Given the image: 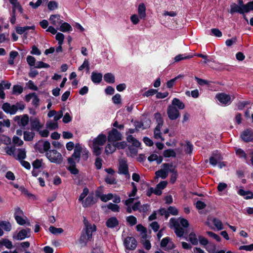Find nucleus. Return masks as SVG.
Here are the masks:
<instances>
[{"label":"nucleus","instance_id":"nucleus-1","mask_svg":"<svg viewBox=\"0 0 253 253\" xmlns=\"http://www.w3.org/2000/svg\"><path fill=\"white\" fill-rule=\"evenodd\" d=\"M180 225L183 227H188L189 226L188 221L183 218H178L177 219L171 218L169 221V226L171 228L174 229L175 233L176 236L181 237L183 236L184 230L183 228L180 227Z\"/></svg>","mask_w":253,"mask_h":253},{"label":"nucleus","instance_id":"nucleus-2","mask_svg":"<svg viewBox=\"0 0 253 253\" xmlns=\"http://www.w3.org/2000/svg\"><path fill=\"white\" fill-rule=\"evenodd\" d=\"M107 138L105 135L100 134L98 136L94 138L92 140V152L96 156H99L102 151V146L104 145Z\"/></svg>","mask_w":253,"mask_h":253},{"label":"nucleus","instance_id":"nucleus-3","mask_svg":"<svg viewBox=\"0 0 253 253\" xmlns=\"http://www.w3.org/2000/svg\"><path fill=\"white\" fill-rule=\"evenodd\" d=\"M46 158L48 160L53 163L60 164L63 162V157L61 154L56 150H50L45 154Z\"/></svg>","mask_w":253,"mask_h":253},{"label":"nucleus","instance_id":"nucleus-4","mask_svg":"<svg viewBox=\"0 0 253 253\" xmlns=\"http://www.w3.org/2000/svg\"><path fill=\"white\" fill-rule=\"evenodd\" d=\"M82 150L83 148L80 144L78 143L75 145L73 154L68 159L69 164L74 165L76 164V163L79 162Z\"/></svg>","mask_w":253,"mask_h":253},{"label":"nucleus","instance_id":"nucleus-5","mask_svg":"<svg viewBox=\"0 0 253 253\" xmlns=\"http://www.w3.org/2000/svg\"><path fill=\"white\" fill-rule=\"evenodd\" d=\"M215 98L223 106H228L234 99L235 96L234 95L230 96L225 93H219L216 95Z\"/></svg>","mask_w":253,"mask_h":253},{"label":"nucleus","instance_id":"nucleus-6","mask_svg":"<svg viewBox=\"0 0 253 253\" xmlns=\"http://www.w3.org/2000/svg\"><path fill=\"white\" fill-rule=\"evenodd\" d=\"M162 169L157 171L155 173L157 177H161L163 179L166 178L169 172V169L172 167V164L165 163L162 165Z\"/></svg>","mask_w":253,"mask_h":253},{"label":"nucleus","instance_id":"nucleus-7","mask_svg":"<svg viewBox=\"0 0 253 253\" xmlns=\"http://www.w3.org/2000/svg\"><path fill=\"white\" fill-rule=\"evenodd\" d=\"M50 143L48 141H39L35 145V149L40 153L45 154L49 151Z\"/></svg>","mask_w":253,"mask_h":253},{"label":"nucleus","instance_id":"nucleus-8","mask_svg":"<svg viewBox=\"0 0 253 253\" xmlns=\"http://www.w3.org/2000/svg\"><path fill=\"white\" fill-rule=\"evenodd\" d=\"M124 245L126 250H134L137 247V241L133 237H127L124 239Z\"/></svg>","mask_w":253,"mask_h":253},{"label":"nucleus","instance_id":"nucleus-9","mask_svg":"<svg viewBox=\"0 0 253 253\" xmlns=\"http://www.w3.org/2000/svg\"><path fill=\"white\" fill-rule=\"evenodd\" d=\"M122 136L121 133L116 129L113 128L109 132L108 140L110 142H115L121 140Z\"/></svg>","mask_w":253,"mask_h":253},{"label":"nucleus","instance_id":"nucleus-10","mask_svg":"<svg viewBox=\"0 0 253 253\" xmlns=\"http://www.w3.org/2000/svg\"><path fill=\"white\" fill-rule=\"evenodd\" d=\"M31 236V229L29 228L23 229L20 230L16 235H14L13 238L17 240H22Z\"/></svg>","mask_w":253,"mask_h":253},{"label":"nucleus","instance_id":"nucleus-11","mask_svg":"<svg viewBox=\"0 0 253 253\" xmlns=\"http://www.w3.org/2000/svg\"><path fill=\"white\" fill-rule=\"evenodd\" d=\"M84 223L85 226V233L89 237L92 238V233L96 230V226L94 224H90L85 218H84Z\"/></svg>","mask_w":253,"mask_h":253},{"label":"nucleus","instance_id":"nucleus-12","mask_svg":"<svg viewBox=\"0 0 253 253\" xmlns=\"http://www.w3.org/2000/svg\"><path fill=\"white\" fill-rule=\"evenodd\" d=\"M167 113L169 119L171 120H176L180 116L179 111L177 109L171 105L169 106L168 108Z\"/></svg>","mask_w":253,"mask_h":253},{"label":"nucleus","instance_id":"nucleus-13","mask_svg":"<svg viewBox=\"0 0 253 253\" xmlns=\"http://www.w3.org/2000/svg\"><path fill=\"white\" fill-rule=\"evenodd\" d=\"M15 121H17L18 124L20 126L25 127L28 125L29 119L27 115H24L22 116H17L14 118Z\"/></svg>","mask_w":253,"mask_h":253},{"label":"nucleus","instance_id":"nucleus-14","mask_svg":"<svg viewBox=\"0 0 253 253\" xmlns=\"http://www.w3.org/2000/svg\"><path fill=\"white\" fill-rule=\"evenodd\" d=\"M2 109L6 114L14 115L16 114V108L14 105H11L8 103H4L2 106Z\"/></svg>","mask_w":253,"mask_h":253},{"label":"nucleus","instance_id":"nucleus-15","mask_svg":"<svg viewBox=\"0 0 253 253\" xmlns=\"http://www.w3.org/2000/svg\"><path fill=\"white\" fill-rule=\"evenodd\" d=\"M241 137L244 141H251L253 140V132L250 129L245 130L241 134Z\"/></svg>","mask_w":253,"mask_h":253},{"label":"nucleus","instance_id":"nucleus-16","mask_svg":"<svg viewBox=\"0 0 253 253\" xmlns=\"http://www.w3.org/2000/svg\"><path fill=\"white\" fill-rule=\"evenodd\" d=\"M51 24L55 26H59L63 21L60 19V16L59 14H53L50 15L49 19Z\"/></svg>","mask_w":253,"mask_h":253},{"label":"nucleus","instance_id":"nucleus-17","mask_svg":"<svg viewBox=\"0 0 253 253\" xmlns=\"http://www.w3.org/2000/svg\"><path fill=\"white\" fill-rule=\"evenodd\" d=\"M118 172L120 174L129 175L128 166L126 161L122 160L120 162Z\"/></svg>","mask_w":253,"mask_h":253},{"label":"nucleus","instance_id":"nucleus-18","mask_svg":"<svg viewBox=\"0 0 253 253\" xmlns=\"http://www.w3.org/2000/svg\"><path fill=\"white\" fill-rule=\"evenodd\" d=\"M43 126L40 120L37 118H35L31 120V127L32 130H35L36 131H39Z\"/></svg>","mask_w":253,"mask_h":253},{"label":"nucleus","instance_id":"nucleus-19","mask_svg":"<svg viewBox=\"0 0 253 253\" xmlns=\"http://www.w3.org/2000/svg\"><path fill=\"white\" fill-rule=\"evenodd\" d=\"M138 14L141 19H144L146 16V6L143 3H141L138 5L137 9Z\"/></svg>","mask_w":253,"mask_h":253},{"label":"nucleus","instance_id":"nucleus-20","mask_svg":"<svg viewBox=\"0 0 253 253\" xmlns=\"http://www.w3.org/2000/svg\"><path fill=\"white\" fill-rule=\"evenodd\" d=\"M235 12L244 14L245 13L244 9H243L241 6L238 5L236 3H233L230 5V13L231 14H233Z\"/></svg>","mask_w":253,"mask_h":253},{"label":"nucleus","instance_id":"nucleus-21","mask_svg":"<svg viewBox=\"0 0 253 253\" xmlns=\"http://www.w3.org/2000/svg\"><path fill=\"white\" fill-rule=\"evenodd\" d=\"M106 225L108 227L113 228L119 225V221L116 217H112L106 221Z\"/></svg>","mask_w":253,"mask_h":253},{"label":"nucleus","instance_id":"nucleus-22","mask_svg":"<svg viewBox=\"0 0 253 253\" xmlns=\"http://www.w3.org/2000/svg\"><path fill=\"white\" fill-rule=\"evenodd\" d=\"M96 200L93 195H89L84 201H83V205L84 207H87L95 204Z\"/></svg>","mask_w":253,"mask_h":253},{"label":"nucleus","instance_id":"nucleus-23","mask_svg":"<svg viewBox=\"0 0 253 253\" xmlns=\"http://www.w3.org/2000/svg\"><path fill=\"white\" fill-rule=\"evenodd\" d=\"M91 79L94 84H99L102 81V75L101 73L93 72L91 74Z\"/></svg>","mask_w":253,"mask_h":253},{"label":"nucleus","instance_id":"nucleus-24","mask_svg":"<svg viewBox=\"0 0 253 253\" xmlns=\"http://www.w3.org/2000/svg\"><path fill=\"white\" fill-rule=\"evenodd\" d=\"M23 138L26 141H31L33 140L35 133L33 131H25L23 132Z\"/></svg>","mask_w":253,"mask_h":253},{"label":"nucleus","instance_id":"nucleus-25","mask_svg":"<svg viewBox=\"0 0 253 253\" xmlns=\"http://www.w3.org/2000/svg\"><path fill=\"white\" fill-rule=\"evenodd\" d=\"M171 106L177 107L179 109H183L185 108V105L179 99L174 98L172 101Z\"/></svg>","mask_w":253,"mask_h":253},{"label":"nucleus","instance_id":"nucleus-26","mask_svg":"<svg viewBox=\"0 0 253 253\" xmlns=\"http://www.w3.org/2000/svg\"><path fill=\"white\" fill-rule=\"evenodd\" d=\"M35 27L34 26H25V27H18L16 29V31L18 34H22L27 31L29 30H34Z\"/></svg>","mask_w":253,"mask_h":253},{"label":"nucleus","instance_id":"nucleus-27","mask_svg":"<svg viewBox=\"0 0 253 253\" xmlns=\"http://www.w3.org/2000/svg\"><path fill=\"white\" fill-rule=\"evenodd\" d=\"M148 160L150 162L156 161L158 164H160L162 162L163 158L162 156H158L156 154H153L148 158Z\"/></svg>","mask_w":253,"mask_h":253},{"label":"nucleus","instance_id":"nucleus-28","mask_svg":"<svg viewBox=\"0 0 253 253\" xmlns=\"http://www.w3.org/2000/svg\"><path fill=\"white\" fill-rule=\"evenodd\" d=\"M127 141L131 143L132 145L131 146L139 147L140 146V143L138 140L136 139L134 137H133L132 135H129L127 137Z\"/></svg>","mask_w":253,"mask_h":253},{"label":"nucleus","instance_id":"nucleus-29","mask_svg":"<svg viewBox=\"0 0 253 253\" xmlns=\"http://www.w3.org/2000/svg\"><path fill=\"white\" fill-rule=\"evenodd\" d=\"M169 172L171 173L170 182L172 183H174L176 181L177 176V172L176 169V166H174L172 165V167H171L170 169H169Z\"/></svg>","mask_w":253,"mask_h":253},{"label":"nucleus","instance_id":"nucleus-30","mask_svg":"<svg viewBox=\"0 0 253 253\" xmlns=\"http://www.w3.org/2000/svg\"><path fill=\"white\" fill-rule=\"evenodd\" d=\"M27 217L26 216H16L15 217V219L17 222V223L20 225H23L25 224H27L28 225H30V223L29 222H27L26 221Z\"/></svg>","mask_w":253,"mask_h":253},{"label":"nucleus","instance_id":"nucleus-31","mask_svg":"<svg viewBox=\"0 0 253 253\" xmlns=\"http://www.w3.org/2000/svg\"><path fill=\"white\" fill-rule=\"evenodd\" d=\"M238 194L242 196H245L247 194H250V196H247L245 197L246 199H253V193L250 191H245L244 190L241 189L238 192Z\"/></svg>","mask_w":253,"mask_h":253},{"label":"nucleus","instance_id":"nucleus-32","mask_svg":"<svg viewBox=\"0 0 253 253\" xmlns=\"http://www.w3.org/2000/svg\"><path fill=\"white\" fill-rule=\"evenodd\" d=\"M59 26L60 27L58 30L63 32L71 31L72 30V28L71 25L66 22H64L63 23H62Z\"/></svg>","mask_w":253,"mask_h":253},{"label":"nucleus","instance_id":"nucleus-33","mask_svg":"<svg viewBox=\"0 0 253 253\" xmlns=\"http://www.w3.org/2000/svg\"><path fill=\"white\" fill-rule=\"evenodd\" d=\"M104 80L109 84H113L115 82V76L112 73H108L104 75Z\"/></svg>","mask_w":253,"mask_h":253},{"label":"nucleus","instance_id":"nucleus-34","mask_svg":"<svg viewBox=\"0 0 253 253\" xmlns=\"http://www.w3.org/2000/svg\"><path fill=\"white\" fill-rule=\"evenodd\" d=\"M91 237H89V236L87 235H86L85 233H83L80 237L79 242L80 244L84 246L86 245L87 242L88 241L91 240Z\"/></svg>","mask_w":253,"mask_h":253},{"label":"nucleus","instance_id":"nucleus-35","mask_svg":"<svg viewBox=\"0 0 253 253\" xmlns=\"http://www.w3.org/2000/svg\"><path fill=\"white\" fill-rule=\"evenodd\" d=\"M189 241L193 245H197L198 244V238H197V235L194 232H191L190 233L189 235Z\"/></svg>","mask_w":253,"mask_h":253},{"label":"nucleus","instance_id":"nucleus-36","mask_svg":"<svg viewBox=\"0 0 253 253\" xmlns=\"http://www.w3.org/2000/svg\"><path fill=\"white\" fill-rule=\"evenodd\" d=\"M100 200L104 202H107L113 199V194L108 193L107 194H101L98 196Z\"/></svg>","mask_w":253,"mask_h":253},{"label":"nucleus","instance_id":"nucleus-37","mask_svg":"<svg viewBox=\"0 0 253 253\" xmlns=\"http://www.w3.org/2000/svg\"><path fill=\"white\" fill-rule=\"evenodd\" d=\"M161 127H158V126H156L154 132V138L157 139H160L162 141H164V139L163 138L162 136V133L161 132L160 129Z\"/></svg>","mask_w":253,"mask_h":253},{"label":"nucleus","instance_id":"nucleus-38","mask_svg":"<svg viewBox=\"0 0 253 253\" xmlns=\"http://www.w3.org/2000/svg\"><path fill=\"white\" fill-rule=\"evenodd\" d=\"M0 226L6 231L9 232L11 229V225L9 222L2 221L0 222Z\"/></svg>","mask_w":253,"mask_h":253},{"label":"nucleus","instance_id":"nucleus-39","mask_svg":"<svg viewBox=\"0 0 253 253\" xmlns=\"http://www.w3.org/2000/svg\"><path fill=\"white\" fill-rule=\"evenodd\" d=\"M0 245L4 246L8 249H11L13 247L12 242L7 239H2L0 240Z\"/></svg>","mask_w":253,"mask_h":253},{"label":"nucleus","instance_id":"nucleus-40","mask_svg":"<svg viewBox=\"0 0 253 253\" xmlns=\"http://www.w3.org/2000/svg\"><path fill=\"white\" fill-rule=\"evenodd\" d=\"M212 223L218 230H221L223 229L222 222L219 219L216 218H213L212 219Z\"/></svg>","mask_w":253,"mask_h":253},{"label":"nucleus","instance_id":"nucleus-41","mask_svg":"<svg viewBox=\"0 0 253 253\" xmlns=\"http://www.w3.org/2000/svg\"><path fill=\"white\" fill-rule=\"evenodd\" d=\"M16 156V159L20 161L23 160L26 157V153L25 149H18V154Z\"/></svg>","mask_w":253,"mask_h":253},{"label":"nucleus","instance_id":"nucleus-42","mask_svg":"<svg viewBox=\"0 0 253 253\" xmlns=\"http://www.w3.org/2000/svg\"><path fill=\"white\" fill-rule=\"evenodd\" d=\"M18 55V52L16 51H11L9 53V58L8 59V63L10 65L14 64V59Z\"/></svg>","mask_w":253,"mask_h":253},{"label":"nucleus","instance_id":"nucleus-43","mask_svg":"<svg viewBox=\"0 0 253 253\" xmlns=\"http://www.w3.org/2000/svg\"><path fill=\"white\" fill-rule=\"evenodd\" d=\"M193 57L192 55H186L185 54H178L174 57L175 62H178L181 60L191 58Z\"/></svg>","mask_w":253,"mask_h":253},{"label":"nucleus","instance_id":"nucleus-44","mask_svg":"<svg viewBox=\"0 0 253 253\" xmlns=\"http://www.w3.org/2000/svg\"><path fill=\"white\" fill-rule=\"evenodd\" d=\"M116 149L115 144H108L105 148V153L107 154H112L115 151Z\"/></svg>","mask_w":253,"mask_h":253},{"label":"nucleus","instance_id":"nucleus-45","mask_svg":"<svg viewBox=\"0 0 253 253\" xmlns=\"http://www.w3.org/2000/svg\"><path fill=\"white\" fill-rule=\"evenodd\" d=\"M10 126V122L9 119L3 120L2 121H0V132H2L4 130L2 129V127L6 126L9 127Z\"/></svg>","mask_w":253,"mask_h":253},{"label":"nucleus","instance_id":"nucleus-46","mask_svg":"<svg viewBox=\"0 0 253 253\" xmlns=\"http://www.w3.org/2000/svg\"><path fill=\"white\" fill-rule=\"evenodd\" d=\"M4 150L6 154H7L8 155L16 157V155L15 154L16 148L15 146L11 147L7 146L5 148Z\"/></svg>","mask_w":253,"mask_h":253},{"label":"nucleus","instance_id":"nucleus-47","mask_svg":"<svg viewBox=\"0 0 253 253\" xmlns=\"http://www.w3.org/2000/svg\"><path fill=\"white\" fill-rule=\"evenodd\" d=\"M155 119L157 123L156 126H158V127H162L163 125V120L161 117V115L159 113L155 114Z\"/></svg>","mask_w":253,"mask_h":253},{"label":"nucleus","instance_id":"nucleus-48","mask_svg":"<svg viewBox=\"0 0 253 253\" xmlns=\"http://www.w3.org/2000/svg\"><path fill=\"white\" fill-rule=\"evenodd\" d=\"M105 181L109 184H115L117 183V180L113 175H107L105 178Z\"/></svg>","mask_w":253,"mask_h":253},{"label":"nucleus","instance_id":"nucleus-49","mask_svg":"<svg viewBox=\"0 0 253 253\" xmlns=\"http://www.w3.org/2000/svg\"><path fill=\"white\" fill-rule=\"evenodd\" d=\"M12 142L15 146H21L24 143L23 141L16 136H14L13 137Z\"/></svg>","mask_w":253,"mask_h":253},{"label":"nucleus","instance_id":"nucleus-50","mask_svg":"<svg viewBox=\"0 0 253 253\" xmlns=\"http://www.w3.org/2000/svg\"><path fill=\"white\" fill-rule=\"evenodd\" d=\"M49 231L52 234L56 235L63 232V230L61 228H56L54 226H50L49 228Z\"/></svg>","mask_w":253,"mask_h":253},{"label":"nucleus","instance_id":"nucleus-51","mask_svg":"<svg viewBox=\"0 0 253 253\" xmlns=\"http://www.w3.org/2000/svg\"><path fill=\"white\" fill-rule=\"evenodd\" d=\"M58 3L54 0H51L47 4V7L50 10H54L58 8Z\"/></svg>","mask_w":253,"mask_h":253},{"label":"nucleus","instance_id":"nucleus-52","mask_svg":"<svg viewBox=\"0 0 253 253\" xmlns=\"http://www.w3.org/2000/svg\"><path fill=\"white\" fill-rule=\"evenodd\" d=\"M107 208L113 212H119L120 211V207L118 205L112 203H109L108 204Z\"/></svg>","mask_w":253,"mask_h":253},{"label":"nucleus","instance_id":"nucleus-53","mask_svg":"<svg viewBox=\"0 0 253 253\" xmlns=\"http://www.w3.org/2000/svg\"><path fill=\"white\" fill-rule=\"evenodd\" d=\"M46 127L51 129L54 130L56 129L58 127V123L57 122H48L46 123Z\"/></svg>","mask_w":253,"mask_h":253},{"label":"nucleus","instance_id":"nucleus-54","mask_svg":"<svg viewBox=\"0 0 253 253\" xmlns=\"http://www.w3.org/2000/svg\"><path fill=\"white\" fill-rule=\"evenodd\" d=\"M163 155L165 157H175L176 156L175 152L171 149L165 150Z\"/></svg>","mask_w":253,"mask_h":253},{"label":"nucleus","instance_id":"nucleus-55","mask_svg":"<svg viewBox=\"0 0 253 253\" xmlns=\"http://www.w3.org/2000/svg\"><path fill=\"white\" fill-rule=\"evenodd\" d=\"M126 220L131 226L134 225L137 223V219L133 215L127 216L126 218Z\"/></svg>","mask_w":253,"mask_h":253},{"label":"nucleus","instance_id":"nucleus-56","mask_svg":"<svg viewBox=\"0 0 253 253\" xmlns=\"http://www.w3.org/2000/svg\"><path fill=\"white\" fill-rule=\"evenodd\" d=\"M244 9L245 13H248L251 10H253V0L244 5Z\"/></svg>","mask_w":253,"mask_h":253},{"label":"nucleus","instance_id":"nucleus-57","mask_svg":"<svg viewBox=\"0 0 253 253\" xmlns=\"http://www.w3.org/2000/svg\"><path fill=\"white\" fill-rule=\"evenodd\" d=\"M141 121L143 125V129H146L150 127L151 122L149 118H144Z\"/></svg>","mask_w":253,"mask_h":253},{"label":"nucleus","instance_id":"nucleus-58","mask_svg":"<svg viewBox=\"0 0 253 253\" xmlns=\"http://www.w3.org/2000/svg\"><path fill=\"white\" fill-rule=\"evenodd\" d=\"M23 91L22 86L19 85H15L13 87V93L14 94H21Z\"/></svg>","mask_w":253,"mask_h":253},{"label":"nucleus","instance_id":"nucleus-59","mask_svg":"<svg viewBox=\"0 0 253 253\" xmlns=\"http://www.w3.org/2000/svg\"><path fill=\"white\" fill-rule=\"evenodd\" d=\"M42 160L37 159L33 162L32 165L34 169H38L42 167Z\"/></svg>","mask_w":253,"mask_h":253},{"label":"nucleus","instance_id":"nucleus-60","mask_svg":"<svg viewBox=\"0 0 253 253\" xmlns=\"http://www.w3.org/2000/svg\"><path fill=\"white\" fill-rule=\"evenodd\" d=\"M50 67L49 65L42 61H38L35 65L36 68H47Z\"/></svg>","mask_w":253,"mask_h":253},{"label":"nucleus","instance_id":"nucleus-61","mask_svg":"<svg viewBox=\"0 0 253 253\" xmlns=\"http://www.w3.org/2000/svg\"><path fill=\"white\" fill-rule=\"evenodd\" d=\"M140 19L139 15L135 14H133L130 16V20L134 25H136L139 22Z\"/></svg>","mask_w":253,"mask_h":253},{"label":"nucleus","instance_id":"nucleus-62","mask_svg":"<svg viewBox=\"0 0 253 253\" xmlns=\"http://www.w3.org/2000/svg\"><path fill=\"white\" fill-rule=\"evenodd\" d=\"M207 234L210 237L213 238L217 242H220L221 241V238L220 237V236L211 231H207Z\"/></svg>","mask_w":253,"mask_h":253},{"label":"nucleus","instance_id":"nucleus-63","mask_svg":"<svg viewBox=\"0 0 253 253\" xmlns=\"http://www.w3.org/2000/svg\"><path fill=\"white\" fill-rule=\"evenodd\" d=\"M55 39L58 41V44H62L64 39V36L61 33H58L55 36Z\"/></svg>","mask_w":253,"mask_h":253},{"label":"nucleus","instance_id":"nucleus-64","mask_svg":"<svg viewBox=\"0 0 253 253\" xmlns=\"http://www.w3.org/2000/svg\"><path fill=\"white\" fill-rule=\"evenodd\" d=\"M236 153L239 157L247 160V157L245 152L241 149H238L236 151Z\"/></svg>","mask_w":253,"mask_h":253}]
</instances>
